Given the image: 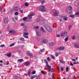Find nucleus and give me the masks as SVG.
Segmentation results:
<instances>
[{"label": "nucleus", "instance_id": "8", "mask_svg": "<svg viewBox=\"0 0 79 79\" xmlns=\"http://www.w3.org/2000/svg\"><path fill=\"white\" fill-rule=\"evenodd\" d=\"M8 18H6L4 19V22L5 23V24H8Z\"/></svg>", "mask_w": 79, "mask_h": 79}, {"label": "nucleus", "instance_id": "19", "mask_svg": "<svg viewBox=\"0 0 79 79\" xmlns=\"http://www.w3.org/2000/svg\"><path fill=\"white\" fill-rule=\"evenodd\" d=\"M27 17H24L23 18V21H25V22H27V21H28V20H27Z\"/></svg>", "mask_w": 79, "mask_h": 79}, {"label": "nucleus", "instance_id": "5", "mask_svg": "<svg viewBox=\"0 0 79 79\" xmlns=\"http://www.w3.org/2000/svg\"><path fill=\"white\" fill-rule=\"evenodd\" d=\"M29 35V34H28V33L27 32H24L23 33V37H25L26 39H28L29 38V37L28 36H26V35Z\"/></svg>", "mask_w": 79, "mask_h": 79}, {"label": "nucleus", "instance_id": "35", "mask_svg": "<svg viewBox=\"0 0 79 79\" xmlns=\"http://www.w3.org/2000/svg\"><path fill=\"white\" fill-rule=\"evenodd\" d=\"M68 70H69V67H67L66 68V72H68Z\"/></svg>", "mask_w": 79, "mask_h": 79}, {"label": "nucleus", "instance_id": "30", "mask_svg": "<svg viewBox=\"0 0 79 79\" xmlns=\"http://www.w3.org/2000/svg\"><path fill=\"white\" fill-rule=\"evenodd\" d=\"M34 29H39V27L38 26H35L34 27Z\"/></svg>", "mask_w": 79, "mask_h": 79}, {"label": "nucleus", "instance_id": "4", "mask_svg": "<svg viewBox=\"0 0 79 79\" xmlns=\"http://www.w3.org/2000/svg\"><path fill=\"white\" fill-rule=\"evenodd\" d=\"M68 32L67 31H65L64 32H63L60 34L61 37H65L66 35H67Z\"/></svg>", "mask_w": 79, "mask_h": 79}, {"label": "nucleus", "instance_id": "49", "mask_svg": "<svg viewBox=\"0 0 79 79\" xmlns=\"http://www.w3.org/2000/svg\"><path fill=\"white\" fill-rule=\"evenodd\" d=\"M12 20H13V21L14 22V23H16V21L15 20V18H12Z\"/></svg>", "mask_w": 79, "mask_h": 79}, {"label": "nucleus", "instance_id": "50", "mask_svg": "<svg viewBox=\"0 0 79 79\" xmlns=\"http://www.w3.org/2000/svg\"><path fill=\"white\" fill-rule=\"evenodd\" d=\"M40 76H38L36 78V79H40Z\"/></svg>", "mask_w": 79, "mask_h": 79}, {"label": "nucleus", "instance_id": "21", "mask_svg": "<svg viewBox=\"0 0 79 79\" xmlns=\"http://www.w3.org/2000/svg\"><path fill=\"white\" fill-rule=\"evenodd\" d=\"M35 77H37V75H33L31 76V79H33L34 78H35Z\"/></svg>", "mask_w": 79, "mask_h": 79}, {"label": "nucleus", "instance_id": "57", "mask_svg": "<svg viewBox=\"0 0 79 79\" xmlns=\"http://www.w3.org/2000/svg\"><path fill=\"white\" fill-rule=\"evenodd\" d=\"M70 65L71 66H74V64H73V63H71V62L70 63Z\"/></svg>", "mask_w": 79, "mask_h": 79}, {"label": "nucleus", "instance_id": "44", "mask_svg": "<svg viewBox=\"0 0 79 79\" xmlns=\"http://www.w3.org/2000/svg\"><path fill=\"white\" fill-rule=\"evenodd\" d=\"M33 57H34V58H35V59H37V56H34Z\"/></svg>", "mask_w": 79, "mask_h": 79}, {"label": "nucleus", "instance_id": "55", "mask_svg": "<svg viewBox=\"0 0 79 79\" xmlns=\"http://www.w3.org/2000/svg\"><path fill=\"white\" fill-rule=\"evenodd\" d=\"M30 15L31 16H34V14H31Z\"/></svg>", "mask_w": 79, "mask_h": 79}, {"label": "nucleus", "instance_id": "29", "mask_svg": "<svg viewBox=\"0 0 79 79\" xmlns=\"http://www.w3.org/2000/svg\"><path fill=\"white\" fill-rule=\"evenodd\" d=\"M15 45V43H12L10 45V47H13V46H14Z\"/></svg>", "mask_w": 79, "mask_h": 79}, {"label": "nucleus", "instance_id": "38", "mask_svg": "<svg viewBox=\"0 0 79 79\" xmlns=\"http://www.w3.org/2000/svg\"><path fill=\"white\" fill-rule=\"evenodd\" d=\"M18 14H19V13H18V12H16L15 13V15H18Z\"/></svg>", "mask_w": 79, "mask_h": 79}, {"label": "nucleus", "instance_id": "41", "mask_svg": "<svg viewBox=\"0 0 79 79\" xmlns=\"http://www.w3.org/2000/svg\"><path fill=\"white\" fill-rule=\"evenodd\" d=\"M72 38L73 40H74L76 38V37L74 36H73L72 37Z\"/></svg>", "mask_w": 79, "mask_h": 79}, {"label": "nucleus", "instance_id": "39", "mask_svg": "<svg viewBox=\"0 0 79 79\" xmlns=\"http://www.w3.org/2000/svg\"><path fill=\"white\" fill-rule=\"evenodd\" d=\"M72 27V25H69V30L71 29V28Z\"/></svg>", "mask_w": 79, "mask_h": 79}, {"label": "nucleus", "instance_id": "16", "mask_svg": "<svg viewBox=\"0 0 79 79\" xmlns=\"http://www.w3.org/2000/svg\"><path fill=\"white\" fill-rule=\"evenodd\" d=\"M24 61V60L23 59H19L18 60V61L20 62V63H22Z\"/></svg>", "mask_w": 79, "mask_h": 79}, {"label": "nucleus", "instance_id": "43", "mask_svg": "<svg viewBox=\"0 0 79 79\" xmlns=\"http://www.w3.org/2000/svg\"><path fill=\"white\" fill-rule=\"evenodd\" d=\"M28 18L29 19H31L32 18V16L31 15H28Z\"/></svg>", "mask_w": 79, "mask_h": 79}, {"label": "nucleus", "instance_id": "31", "mask_svg": "<svg viewBox=\"0 0 79 79\" xmlns=\"http://www.w3.org/2000/svg\"><path fill=\"white\" fill-rule=\"evenodd\" d=\"M25 6H29V4L27 2H26L25 4Z\"/></svg>", "mask_w": 79, "mask_h": 79}, {"label": "nucleus", "instance_id": "10", "mask_svg": "<svg viewBox=\"0 0 79 79\" xmlns=\"http://www.w3.org/2000/svg\"><path fill=\"white\" fill-rule=\"evenodd\" d=\"M36 34L37 36L38 37L41 36V34L40 33V32L38 31H36Z\"/></svg>", "mask_w": 79, "mask_h": 79}, {"label": "nucleus", "instance_id": "59", "mask_svg": "<svg viewBox=\"0 0 79 79\" xmlns=\"http://www.w3.org/2000/svg\"><path fill=\"white\" fill-rule=\"evenodd\" d=\"M59 21H60V22H61V21H62V18H61L59 19Z\"/></svg>", "mask_w": 79, "mask_h": 79}, {"label": "nucleus", "instance_id": "32", "mask_svg": "<svg viewBox=\"0 0 79 79\" xmlns=\"http://www.w3.org/2000/svg\"><path fill=\"white\" fill-rule=\"evenodd\" d=\"M68 40V38L67 37L65 38L64 40V41H65V42H67Z\"/></svg>", "mask_w": 79, "mask_h": 79}, {"label": "nucleus", "instance_id": "3", "mask_svg": "<svg viewBox=\"0 0 79 79\" xmlns=\"http://www.w3.org/2000/svg\"><path fill=\"white\" fill-rule=\"evenodd\" d=\"M40 11H44V12L45 11H46V9L44 7V6H40Z\"/></svg>", "mask_w": 79, "mask_h": 79}, {"label": "nucleus", "instance_id": "42", "mask_svg": "<svg viewBox=\"0 0 79 79\" xmlns=\"http://www.w3.org/2000/svg\"><path fill=\"white\" fill-rule=\"evenodd\" d=\"M52 79H54V74L52 73Z\"/></svg>", "mask_w": 79, "mask_h": 79}, {"label": "nucleus", "instance_id": "11", "mask_svg": "<svg viewBox=\"0 0 79 79\" xmlns=\"http://www.w3.org/2000/svg\"><path fill=\"white\" fill-rule=\"evenodd\" d=\"M42 42L43 44H47L48 42V40L47 39H44L42 41Z\"/></svg>", "mask_w": 79, "mask_h": 79}, {"label": "nucleus", "instance_id": "12", "mask_svg": "<svg viewBox=\"0 0 79 79\" xmlns=\"http://www.w3.org/2000/svg\"><path fill=\"white\" fill-rule=\"evenodd\" d=\"M55 44V43L53 42H52L51 43H49L48 44V45L50 47H53Z\"/></svg>", "mask_w": 79, "mask_h": 79}, {"label": "nucleus", "instance_id": "62", "mask_svg": "<svg viewBox=\"0 0 79 79\" xmlns=\"http://www.w3.org/2000/svg\"><path fill=\"white\" fill-rule=\"evenodd\" d=\"M23 27H24V28H25V29H26V28H27V26H26V25L24 26Z\"/></svg>", "mask_w": 79, "mask_h": 79}, {"label": "nucleus", "instance_id": "17", "mask_svg": "<svg viewBox=\"0 0 79 79\" xmlns=\"http://www.w3.org/2000/svg\"><path fill=\"white\" fill-rule=\"evenodd\" d=\"M74 5H75V6H77L78 5V2L77 1H75L74 3Z\"/></svg>", "mask_w": 79, "mask_h": 79}, {"label": "nucleus", "instance_id": "13", "mask_svg": "<svg viewBox=\"0 0 79 79\" xmlns=\"http://www.w3.org/2000/svg\"><path fill=\"white\" fill-rule=\"evenodd\" d=\"M64 47H60L57 49V50H64Z\"/></svg>", "mask_w": 79, "mask_h": 79}, {"label": "nucleus", "instance_id": "34", "mask_svg": "<svg viewBox=\"0 0 79 79\" xmlns=\"http://www.w3.org/2000/svg\"><path fill=\"white\" fill-rule=\"evenodd\" d=\"M41 29H42V31L44 32H45V30L44 29V28L42 27H41Z\"/></svg>", "mask_w": 79, "mask_h": 79}, {"label": "nucleus", "instance_id": "60", "mask_svg": "<svg viewBox=\"0 0 79 79\" xmlns=\"http://www.w3.org/2000/svg\"><path fill=\"white\" fill-rule=\"evenodd\" d=\"M25 24L24 23H22L21 24V26H24V25Z\"/></svg>", "mask_w": 79, "mask_h": 79}, {"label": "nucleus", "instance_id": "9", "mask_svg": "<svg viewBox=\"0 0 79 79\" xmlns=\"http://www.w3.org/2000/svg\"><path fill=\"white\" fill-rule=\"evenodd\" d=\"M24 65L27 66H30V62L28 61H26L25 62Z\"/></svg>", "mask_w": 79, "mask_h": 79}, {"label": "nucleus", "instance_id": "54", "mask_svg": "<svg viewBox=\"0 0 79 79\" xmlns=\"http://www.w3.org/2000/svg\"><path fill=\"white\" fill-rule=\"evenodd\" d=\"M69 8L71 10H73V8H72V7L71 6H69Z\"/></svg>", "mask_w": 79, "mask_h": 79}, {"label": "nucleus", "instance_id": "27", "mask_svg": "<svg viewBox=\"0 0 79 79\" xmlns=\"http://www.w3.org/2000/svg\"><path fill=\"white\" fill-rule=\"evenodd\" d=\"M51 57L53 60H55V57L52 55L51 56Z\"/></svg>", "mask_w": 79, "mask_h": 79}, {"label": "nucleus", "instance_id": "51", "mask_svg": "<svg viewBox=\"0 0 79 79\" xmlns=\"http://www.w3.org/2000/svg\"><path fill=\"white\" fill-rule=\"evenodd\" d=\"M5 47V45L4 44H2L0 46V47Z\"/></svg>", "mask_w": 79, "mask_h": 79}, {"label": "nucleus", "instance_id": "48", "mask_svg": "<svg viewBox=\"0 0 79 79\" xmlns=\"http://www.w3.org/2000/svg\"><path fill=\"white\" fill-rule=\"evenodd\" d=\"M35 74V71H33L32 73V74Z\"/></svg>", "mask_w": 79, "mask_h": 79}, {"label": "nucleus", "instance_id": "18", "mask_svg": "<svg viewBox=\"0 0 79 79\" xmlns=\"http://www.w3.org/2000/svg\"><path fill=\"white\" fill-rule=\"evenodd\" d=\"M74 46L75 48H79V44H74Z\"/></svg>", "mask_w": 79, "mask_h": 79}, {"label": "nucleus", "instance_id": "47", "mask_svg": "<svg viewBox=\"0 0 79 79\" xmlns=\"http://www.w3.org/2000/svg\"><path fill=\"white\" fill-rule=\"evenodd\" d=\"M64 70V69H63V68L61 67V71H63Z\"/></svg>", "mask_w": 79, "mask_h": 79}, {"label": "nucleus", "instance_id": "52", "mask_svg": "<svg viewBox=\"0 0 79 79\" xmlns=\"http://www.w3.org/2000/svg\"><path fill=\"white\" fill-rule=\"evenodd\" d=\"M21 40L22 41H24V39L23 38H21Z\"/></svg>", "mask_w": 79, "mask_h": 79}, {"label": "nucleus", "instance_id": "61", "mask_svg": "<svg viewBox=\"0 0 79 79\" xmlns=\"http://www.w3.org/2000/svg\"><path fill=\"white\" fill-rule=\"evenodd\" d=\"M15 19L16 20V21H18V18H17V17H15Z\"/></svg>", "mask_w": 79, "mask_h": 79}, {"label": "nucleus", "instance_id": "1", "mask_svg": "<svg viewBox=\"0 0 79 79\" xmlns=\"http://www.w3.org/2000/svg\"><path fill=\"white\" fill-rule=\"evenodd\" d=\"M44 61L45 62V63L46 64V66H47L48 69H51V66L48 65V63L47 60L46 59H44Z\"/></svg>", "mask_w": 79, "mask_h": 79}, {"label": "nucleus", "instance_id": "2", "mask_svg": "<svg viewBox=\"0 0 79 79\" xmlns=\"http://www.w3.org/2000/svg\"><path fill=\"white\" fill-rule=\"evenodd\" d=\"M44 27L45 29H46L47 31H48L49 32H51L52 31V29H51L50 27V26L48 25L44 26Z\"/></svg>", "mask_w": 79, "mask_h": 79}, {"label": "nucleus", "instance_id": "28", "mask_svg": "<svg viewBox=\"0 0 79 79\" xmlns=\"http://www.w3.org/2000/svg\"><path fill=\"white\" fill-rule=\"evenodd\" d=\"M35 21H36V23H38V22H39V21H40V19L38 18L36 19Z\"/></svg>", "mask_w": 79, "mask_h": 79}, {"label": "nucleus", "instance_id": "64", "mask_svg": "<svg viewBox=\"0 0 79 79\" xmlns=\"http://www.w3.org/2000/svg\"><path fill=\"white\" fill-rule=\"evenodd\" d=\"M72 60L73 61H76V60L74 59H73Z\"/></svg>", "mask_w": 79, "mask_h": 79}, {"label": "nucleus", "instance_id": "40", "mask_svg": "<svg viewBox=\"0 0 79 79\" xmlns=\"http://www.w3.org/2000/svg\"><path fill=\"white\" fill-rule=\"evenodd\" d=\"M47 60L48 61H50V60H51L50 59V57H48L47 58Z\"/></svg>", "mask_w": 79, "mask_h": 79}, {"label": "nucleus", "instance_id": "14", "mask_svg": "<svg viewBox=\"0 0 79 79\" xmlns=\"http://www.w3.org/2000/svg\"><path fill=\"white\" fill-rule=\"evenodd\" d=\"M27 55H29L31 58H32L33 57V56L32 55V53L28 52L27 53Z\"/></svg>", "mask_w": 79, "mask_h": 79}, {"label": "nucleus", "instance_id": "56", "mask_svg": "<svg viewBox=\"0 0 79 79\" xmlns=\"http://www.w3.org/2000/svg\"><path fill=\"white\" fill-rule=\"evenodd\" d=\"M18 77L16 76H15L14 79H18Z\"/></svg>", "mask_w": 79, "mask_h": 79}, {"label": "nucleus", "instance_id": "63", "mask_svg": "<svg viewBox=\"0 0 79 79\" xmlns=\"http://www.w3.org/2000/svg\"><path fill=\"white\" fill-rule=\"evenodd\" d=\"M60 35H56L57 37H60Z\"/></svg>", "mask_w": 79, "mask_h": 79}, {"label": "nucleus", "instance_id": "20", "mask_svg": "<svg viewBox=\"0 0 79 79\" xmlns=\"http://www.w3.org/2000/svg\"><path fill=\"white\" fill-rule=\"evenodd\" d=\"M31 71L30 70H28V72H27V74H28V76L29 77V76H30V74H31Z\"/></svg>", "mask_w": 79, "mask_h": 79}, {"label": "nucleus", "instance_id": "33", "mask_svg": "<svg viewBox=\"0 0 79 79\" xmlns=\"http://www.w3.org/2000/svg\"><path fill=\"white\" fill-rule=\"evenodd\" d=\"M75 15H78V17H79V12H77L75 14Z\"/></svg>", "mask_w": 79, "mask_h": 79}, {"label": "nucleus", "instance_id": "7", "mask_svg": "<svg viewBox=\"0 0 79 79\" xmlns=\"http://www.w3.org/2000/svg\"><path fill=\"white\" fill-rule=\"evenodd\" d=\"M54 16H58L59 15V11H56L54 12L53 14Z\"/></svg>", "mask_w": 79, "mask_h": 79}, {"label": "nucleus", "instance_id": "46", "mask_svg": "<svg viewBox=\"0 0 79 79\" xmlns=\"http://www.w3.org/2000/svg\"><path fill=\"white\" fill-rule=\"evenodd\" d=\"M19 10H20L21 13H23V10H21V9H19Z\"/></svg>", "mask_w": 79, "mask_h": 79}, {"label": "nucleus", "instance_id": "58", "mask_svg": "<svg viewBox=\"0 0 79 79\" xmlns=\"http://www.w3.org/2000/svg\"><path fill=\"white\" fill-rule=\"evenodd\" d=\"M37 40L38 41H40V39L39 38H37Z\"/></svg>", "mask_w": 79, "mask_h": 79}, {"label": "nucleus", "instance_id": "37", "mask_svg": "<svg viewBox=\"0 0 79 79\" xmlns=\"http://www.w3.org/2000/svg\"><path fill=\"white\" fill-rule=\"evenodd\" d=\"M50 71L51 72V73H53V72L54 71V69H53V68H52V69H51Z\"/></svg>", "mask_w": 79, "mask_h": 79}, {"label": "nucleus", "instance_id": "53", "mask_svg": "<svg viewBox=\"0 0 79 79\" xmlns=\"http://www.w3.org/2000/svg\"><path fill=\"white\" fill-rule=\"evenodd\" d=\"M41 73H42V74H44V70H42L41 72Z\"/></svg>", "mask_w": 79, "mask_h": 79}, {"label": "nucleus", "instance_id": "6", "mask_svg": "<svg viewBox=\"0 0 79 79\" xmlns=\"http://www.w3.org/2000/svg\"><path fill=\"white\" fill-rule=\"evenodd\" d=\"M66 11H67L68 13L70 14L71 13V10L69 9V7H67L66 8Z\"/></svg>", "mask_w": 79, "mask_h": 79}, {"label": "nucleus", "instance_id": "45", "mask_svg": "<svg viewBox=\"0 0 79 79\" xmlns=\"http://www.w3.org/2000/svg\"><path fill=\"white\" fill-rule=\"evenodd\" d=\"M41 4L42 5H43V4H44V3H45V1H41Z\"/></svg>", "mask_w": 79, "mask_h": 79}, {"label": "nucleus", "instance_id": "26", "mask_svg": "<svg viewBox=\"0 0 79 79\" xmlns=\"http://www.w3.org/2000/svg\"><path fill=\"white\" fill-rule=\"evenodd\" d=\"M55 56H58V55H60V52H56Z\"/></svg>", "mask_w": 79, "mask_h": 79}, {"label": "nucleus", "instance_id": "23", "mask_svg": "<svg viewBox=\"0 0 79 79\" xmlns=\"http://www.w3.org/2000/svg\"><path fill=\"white\" fill-rule=\"evenodd\" d=\"M15 32V31L12 30L9 31V33H13V34H14Z\"/></svg>", "mask_w": 79, "mask_h": 79}, {"label": "nucleus", "instance_id": "15", "mask_svg": "<svg viewBox=\"0 0 79 79\" xmlns=\"http://www.w3.org/2000/svg\"><path fill=\"white\" fill-rule=\"evenodd\" d=\"M13 9L14 11H18L19 9V7H13Z\"/></svg>", "mask_w": 79, "mask_h": 79}, {"label": "nucleus", "instance_id": "25", "mask_svg": "<svg viewBox=\"0 0 79 79\" xmlns=\"http://www.w3.org/2000/svg\"><path fill=\"white\" fill-rule=\"evenodd\" d=\"M70 17V18H74L75 15H69Z\"/></svg>", "mask_w": 79, "mask_h": 79}, {"label": "nucleus", "instance_id": "22", "mask_svg": "<svg viewBox=\"0 0 79 79\" xmlns=\"http://www.w3.org/2000/svg\"><path fill=\"white\" fill-rule=\"evenodd\" d=\"M11 56V53H8L7 54V56L8 57H10Z\"/></svg>", "mask_w": 79, "mask_h": 79}, {"label": "nucleus", "instance_id": "36", "mask_svg": "<svg viewBox=\"0 0 79 79\" xmlns=\"http://www.w3.org/2000/svg\"><path fill=\"white\" fill-rule=\"evenodd\" d=\"M40 52H44L45 51V49H43L42 50H40Z\"/></svg>", "mask_w": 79, "mask_h": 79}, {"label": "nucleus", "instance_id": "24", "mask_svg": "<svg viewBox=\"0 0 79 79\" xmlns=\"http://www.w3.org/2000/svg\"><path fill=\"white\" fill-rule=\"evenodd\" d=\"M63 19L65 21H67V20H68V17L66 16L64 17Z\"/></svg>", "mask_w": 79, "mask_h": 79}]
</instances>
